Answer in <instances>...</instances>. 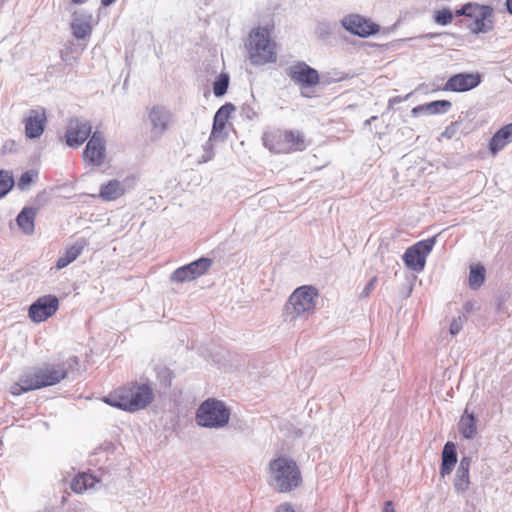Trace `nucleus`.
I'll use <instances>...</instances> for the list:
<instances>
[{
  "mask_svg": "<svg viewBox=\"0 0 512 512\" xmlns=\"http://www.w3.org/2000/svg\"><path fill=\"white\" fill-rule=\"evenodd\" d=\"M67 369L64 364H46L22 375L19 381L12 384L10 392L14 396L58 384L66 378Z\"/></svg>",
  "mask_w": 512,
  "mask_h": 512,
  "instance_id": "nucleus-1",
  "label": "nucleus"
},
{
  "mask_svg": "<svg viewBox=\"0 0 512 512\" xmlns=\"http://www.w3.org/2000/svg\"><path fill=\"white\" fill-rule=\"evenodd\" d=\"M154 397L152 388L147 384L132 383L117 389L104 398L110 406L134 412L144 409Z\"/></svg>",
  "mask_w": 512,
  "mask_h": 512,
  "instance_id": "nucleus-2",
  "label": "nucleus"
},
{
  "mask_svg": "<svg viewBox=\"0 0 512 512\" xmlns=\"http://www.w3.org/2000/svg\"><path fill=\"white\" fill-rule=\"evenodd\" d=\"M270 484L280 493H287L297 488L301 482V472L297 463L287 457H278L269 463Z\"/></svg>",
  "mask_w": 512,
  "mask_h": 512,
  "instance_id": "nucleus-3",
  "label": "nucleus"
},
{
  "mask_svg": "<svg viewBox=\"0 0 512 512\" xmlns=\"http://www.w3.org/2000/svg\"><path fill=\"white\" fill-rule=\"evenodd\" d=\"M245 46L249 60L255 66H262L277 60L276 45L271 40L270 31L266 27L253 29Z\"/></svg>",
  "mask_w": 512,
  "mask_h": 512,
  "instance_id": "nucleus-4",
  "label": "nucleus"
},
{
  "mask_svg": "<svg viewBox=\"0 0 512 512\" xmlns=\"http://www.w3.org/2000/svg\"><path fill=\"white\" fill-rule=\"evenodd\" d=\"M317 297L318 291L313 286L304 285L296 288L284 306L285 321L292 322L298 318H307L314 312Z\"/></svg>",
  "mask_w": 512,
  "mask_h": 512,
  "instance_id": "nucleus-5",
  "label": "nucleus"
},
{
  "mask_svg": "<svg viewBox=\"0 0 512 512\" xmlns=\"http://www.w3.org/2000/svg\"><path fill=\"white\" fill-rule=\"evenodd\" d=\"M230 411L226 405L214 398L205 400L196 411V423L205 428H223L229 422Z\"/></svg>",
  "mask_w": 512,
  "mask_h": 512,
  "instance_id": "nucleus-6",
  "label": "nucleus"
},
{
  "mask_svg": "<svg viewBox=\"0 0 512 512\" xmlns=\"http://www.w3.org/2000/svg\"><path fill=\"white\" fill-rule=\"evenodd\" d=\"M436 243V237H431L416 242L408 247L404 252L402 259L404 264L414 272H421L425 268L426 257L432 251Z\"/></svg>",
  "mask_w": 512,
  "mask_h": 512,
  "instance_id": "nucleus-7",
  "label": "nucleus"
},
{
  "mask_svg": "<svg viewBox=\"0 0 512 512\" xmlns=\"http://www.w3.org/2000/svg\"><path fill=\"white\" fill-rule=\"evenodd\" d=\"M286 74L296 85L300 87L301 94L306 97L307 95L303 90L314 87L320 82V75L318 71L304 61H297L290 65L286 69Z\"/></svg>",
  "mask_w": 512,
  "mask_h": 512,
  "instance_id": "nucleus-8",
  "label": "nucleus"
},
{
  "mask_svg": "<svg viewBox=\"0 0 512 512\" xmlns=\"http://www.w3.org/2000/svg\"><path fill=\"white\" fill-rule=\"evenodd\" d=\"M340 23L347 32L361 38L375 35L380 29L378 24L359 14H348Z\"/></svg>",
  "mask_w": 512,
  "mask_h": 512,
  "instance_id": "nucleus-9",
  "label": "nucleus"
},
{
  "mask_svg": "<svg viewBox=\"0 0 512 512\" xmlns=\"http://www.w3.org/2000/svg\"><path fill=\"white\" fill-rule=\"evenodd\" d=\"M59 308V300L54 295H44L34 301L28 309L31 321L40 323L54 315Z\"/></svg>",
  "mask_w": 512,
  "mask_h": 512,
  "instance_id": "nucleus-10",
  "label": "nucleus"
},
{
  "mask_svg": "<svg viewBox=\"0 0 512 512\" xmlns=\"http://www.w3.org/2000/svg\"><path fill=\"white\" fill-rule=\"evenodd\" d=\"M212 260L208 257H201L187 265L177 268L171 275L173 282L184 283L192 281L202 275L211 267Z\"/></svg>",
  "mask_w": 512,
  "mask_h": 512,
  "instance_id": "nucleus-11",
  "label": "nucleus"
},
{
  "mask_svg": "<svg viewBox=\"0 0 512 512\" xmlns=\"http://www.w3.org/2000/svg\"><path fill=\"white\" fill-rule=\"evenodd\" d=\"M83 158L89 164L100 167L106 159V142L100 131L92 133L83 151Z\"/></svg>",
  "mask_w": 512,
  "mask_h": 512,
  "instance_id": "nucleus-12",
  "label": "nucleus"
},
{
  "mask_svg": "<svg viewBox=\"0 0 512 512\" xmlns=\"http://www.w3.org/2000/svg\"><path fill=\"white\" fill-rule=\"evenodd\" d=\"M482 82V76L480 73H458L452 75L444 84V91L452 92H466L470 91Z\"/></svg>",
  "mask_w": 512,
  "mask_h": 512,
  "instance_id": "nucleus-13",
  "label": "nucleus"
},
{
  "mask_svg": "<svg viewBox=\"0 0 512 512\" xmlns=\"http://www.w3.org/2000/svg\"><path fill=\"white\" fill-rule=\"evenodd\" d=\"M91 133L92 126L88 121L72 119L65 133L66 143L71 148H78L89 138Z\"/></svg>",
  "mask_w": 512,
  "mask_h": 512,
  "instance_id": "nucleus-14",
  "label": "nucleus"
},
{
  "mask_svg": "<svg viewBox=\"0 0 512 512\" xmlns=\"http://www.w3.org/2000/svg\"><path fill=\"white\" fill-rule=\"evenodd\" d=\"M47 123L44 108L31 109L24 120L25 136L28 139H38L43 134Z\"/></svg>",
  "mask_w": 512,
  "mask_h": 512,
  "instance_id": "nucleus-15",
  "label": "nucleus"
},
{
  "mask_svg": "<svg viewBox=\"0 0 512 512\" xmlns=\"http://www.w3.org/2000/svg\"><path fill=\"white\" fill-rule=\"evenodd\" d=\"M472 16H474L471 18L473 21L468 25V29L471 33L478 35L489 33L493 30V8L490 5L481 6L478 12L474 13Z\"/></svg>",
  "mask_w": 512,
  "mask_h": 512,
  "instance_id": "nucleus-16",
  "label": "nucleus"
},
{
  "mask_svg": "<svg viewBox=\"0 0 512 512\" xmlns=\"http://www.w3.org/2000/svg\"><path fill=\"white\" fill-rule=\"evenodd\" d=\"M292 135L287 134V130H274L265 132L263 135V143L273 153H289L288 138Z\"/></svg>",
  "mask_w": 512,
  "mask_h": 512,
  "instance_id": "nucleus-17",
  "label": "nucleus"
},
{
  "mask_svg": "<svg viewBox=\"0 0 512 512\" xmlns=\"http://www.w3.org/2000/svg\"><path fill=\"white\" fill-rule=\"evenodd\" d=\"M92 14L86 11L75 12L72 16L70 28L72 35L77 40H82L90 37L92 33Z\"/></svg>",
  "mask_w": 512,
  "mask_h": 512,
  "instance_id": "nucleus-18",
  "label": "nucleus"
},
{
  "mask_svg": "<svg viewBox=\"0 0 512 512\" xmlns=\"http://www.w3.org/2000/svg\"><path fill=\"white\" fill-rule=\"evenodd\" d=\"M132 183L133 179L129 178H126L124 181L110 180L100 187L99 197L104 201L116 200L131 188Z\"/></svg>",
  "mask_w": 512,
  "mask_h": 512,
  "instance_id": "nucleus-19",
  "label": "nucleus"
},
{
  "mask_svg": "<svg viewBox=\"0 0 512 512\" xmlns=\"http://www.w3.org/2000/svg\"><path fill=\"white\" fill-rule=\"evenodd\" d=\"M104 481L103 477H99L97 474L88 472L78 473L71 481V489L78 494L86 492L90 489L96 488L97 484Z\"/></svg>",
  "mask_w": 512,
  "mask_h": 512,
  "instance_id": "nucleus-20",
  "label": "nucleus"
},
{
  "mask_svg": "<svg viewBox=\"0 0 512 512\" xmlns=\"http://www.w3.org/2000/svg\"><path fill=\"white\" fill-rule=\"evenodd\" d=\"M149 120L152 125V133L160 136L168 128L170 112L163 107L155 106L149 113Z\"/></svg>",
  "mask_w": 512,
  "mask_h": 512,
  "instance_id": "nucleus-21",
  "label": "nucleus"
},
{
  "mask_svg": "<svg viewBox=\"0 0 512 512\" xmlns=\"http://www.w3.org/2000/svg\"><path fill=\"white\" fill-rule=\"evenodd\" d=\"M452 107L449 100H435L429 103L417 105L411 110L412 116L418 117L422 114L439 115L446 114Z\"/></svg>",
  "mask_w": 512,
  "mask_h": 512,
  "instance_id": "nucleus-22",
  "label": "nucleus"
},
{
  "mask_svg": "<svg viewBox=\"0 0 512 512\" xmlns=\"http://www.w3.org/2000/svg\"><path fill=\"white\" fill-rule=\"evenodd\" d=\"M38 213L37 207L25 206L16 217V223L26 235H32L35 231V219Z\"/></svg>",
  "mask_w": 512,
  "mask_h": 512,
  "instance_id": "nucleus-23",
  "label": "nucleus"
},
{
  "mask_svg": "<svg viewBox=\"0 0 512 512\" xmlns=\"http://www.w3.org/2000/svg\"><path fill=\"white\" fill-rule=\"evenodd\" d=\"M512 142V122L501 127L491 137L489 150L493 155L500 152L506 145Z\"/></svg>",
  "mask_w": 512,
  "mask_h": 512,
  "instance_id": "nucleus-24",
  "label": "nucleus"
},
{
  "mask_svg": "<svg viewBox=\"0 0 512 512\" xmlns=\"http://www.w3.org/2000/svg\"><path fill=\"white\" fill-rule=\"evenodd\" d=\"M235 110V106L232 103H225L215 113L213 118V125L211 131V138H216L226 127V123Z\"/></svg>",
  "mask_w": 512,
  "mask_h": 512,
  "instance_id": "nucleus-25",
  "label": "nucleus"
},
{
  "mask_svg": "<svg viewBox=\"0 0 512 512\" xmlns=\"http://www.w3.org/2000/svg\"><path fill=\"white\" fill-rule=\"evenodd\" d=\"M441 458L440 475L445 477L452 472L457 463L456 445L453 442L449 441L444 445Z\"/></svg>",
  "mask_w": 512,
  "mask_h": 512,
  "instance_id": "nucleus-26",
  "label": "nucleus"
},
{
  "mask_svg": "<svg viewBox=\"0 0 512 512\" xmlns=\"http://www.w3.org/2000/svg\"><path fill=\"white\" fill-rule=\"evenodd\" d=\"M85 240L81 239L76 241L74 244H72L70 247H68L64 254L58 258L56 261L55 269L61 270L65 267H67L69 264L74 262L82 253L84 247H85Z\"/></svg>",
  "mask_w": 512,
  "mask_h": 512,
  "instance_id": "nucleus-27",
  "label": "nucleus"
},
{
  "mask_svg": "<svg viewBox=\"0 0 512 512\" xmlns=\"http://www.w3.org/2000/svg\"><path fill=\"white\" fill-rule=\"evenodd\" d=\"M458 430L465 439H473L477 433V418L474 413L468 411V407L460 417Z\"/></svg>",
  "mask_w": 512,
  "mask_h": 512,
  "instance_id": "nucleus-28",
  "label": "nucleus"
},
{
  "mask_svg": "<svg viewBox=\"0 0 512 512\" xmlns=\"http://www.w3.org/2000/svg\"><path fill=\"white\" fill-rule=\"evenodd\" d=\"M485 268L478 264L472 266L469 272V286L473 290L480 288L485 281Z\"/></svg>",
  "mask_w": 512,
  "mask_h": 512,
  "instance_id": "nucleus-29",
  "label": "nucleus"
},
{
  "mask_svg": "<svg viewBox=\"0 0 512 512\" xmlns=\"http://www.w3.org/2000/svg\"><path fill=\"white\" fill-rule=\"evenodd\" d=\"M287 134L292 137H287L288 146H290V152L292 151H303L307 147L305 136L298 130H287Z\"/></svg>",
  "mask_w": 512,
  "mask_h": 512,
  "instance_id": "nucleus-30",
  "label": "nucleus"
},
{
  "mask_svg": "<svg viewBox=\"0 0 512 512\" xmlns=\"http://www.w3.org/2000/svg\"><path fill=\"white\" fill-rule=\"evenodd\" d=\"M470 477L469 470H461L457 468L454 478V489L457 493L462 494L469 489Z\"/></svg>",
  "mask_w": 512,
  "mask_h": 512,
  "instance_id": "nucleus-31",
  "label": "nucleus"
},
{
  "mask_svg": "<svg viewBox=\"0 0 512 512\" xmlns=\"http://www.w3.org/2000/svg\"><path fill=\"white\" fill-rule=\"evenodd\" d=\"M230 83V77L227 73H220L213 82V93L216 97H222L226 94Z\"/></svg>",
  "mask_w": 512,
  "mask_h": 512,
  "instance_id": "nucleus-32",
  "label": "nucleus"
},
{
  "mask_svg": "<svg viewBox=\"0 0 512 512\" xmlns=\"http://www.w3.org/2000/svg\"><path fill=\"white\" fill-rule=\"evenodd\" d=\"M454 18L453 11L448 8H442L441 10H437L433 14V20L436 24L441 26H447L452 23Z\"/></svg>",
  "mask_w": 512,
  "mask_h": 512,
  "instance_id": "nucleus-33",
  "label": "nucleus"
},
{
  "mask_svg": "<svg viewBox=\"0 0 512 512\" xmlns=\"http://www.w3.org/2000/svg\"><path fill=\"white\" fill-rule=\"evenodd\" d=\"M13 186V176L8 171L0 170V199L9 193Z\"/></svg>",
  "mask_w": 512,
  "mask_h": 512,
  "instance_id": "nucleus-34",
  "label": "nucleus"
},
{
  "mask_svg": "<svg viewBox=\"0 0 512 512\" xmlns=\"http://www.w3.org/2000/svg\"><path fill=\"white\" fill-rule=\"evenodd\" d=\"M460 125H461V121L452 122L441 133V137L446 138V139H452V138L458 137Z\"/></svg>",
  "mask_w": 512,
  "mask_h": 512,
  "instance_id": "nucleus-35",
  "label": "nucleus"
},
{
  "mask_svg": "<svg viewBox=\"0 0 512 512\" xmlns=\"http://www.w3.org/2000/svg\"><path fill=\"white\" fill-rule=\"evenodd\" d=\"M34 181V175L31 171H26L22 173L17 182V187L19 190L24 191L28 189L31 183Z\"/></svg>",
  "mask_w": 512,
  "mask_h": 512,
  "instance_id": "nucleus-36",
  "label": "nucleus"
},
{
  "mask_svg": "<svg viewBox=\"0 0 512 512\" xmlns=\"http://www.w3.org/2000/svg\"><path fill=\"white\" fill-rule=\"evenodd\" d=\"M240 115L243 119L252 121L255 117H257L258 113L252 104L244 103L241 106Z\"/></svg>",
  "mask_w": 512,
  "mask_h": 512,
  "instance_id": "nucleus-37",
  "label": "nucleus"
},
{
  "mask_svg": "<svg viewBox=\"0 0 512 512\" xmlns=\"http://www.w3.org/2000/svg\"><path fill=\"white\" fill-rule=\"evenodd\" d=\"M316 32L321 39L328 38L332 32L331 24L327 22L319 23L316 27Z\"/></svg>",
  "mask_w": 512,
  "mask_h": 512,
  "instance_id": "nucleus-38",
  "label": "nucleus"
},
{
  "mask_svg": "<svg viewBox=\"0 0 512 512\" xmlns=\"http://www.w3.org/2000/svg\"><path fill=\"white\" fill-rule=\"evenodd\" d=\"M376 284H377V278L376 277H372L368 281V283L365 285V287L363 288L362 292L360 293V298L368 297L371 294V292L375 289Z\"/></svg>",
  "mask_w": 512,
  "mask_h": 512,
  "instance_id": "nucleus-39",
  "label": "nucleus"
},
{
  "mask_svg": "<svg viewBox=\"0 0 512 512\" xmlns=\"http://www.w3.org/2000/svg\"><path fill=\"white\" fill-rule=\"evenodd\" d=\"M481 6H482V5H480V4H476V3H471V2H469V3L464 4L462 7L466 10V12H467V17H468V18H472V17H473L472 15H473L474 13H477V12H478V9H479Z\"/></svg>",
  "mask_w": 512,
  "mask_h": 512,
  "instance_id": "nucleus-40",
  "label": "nucleus"
},
{
  "mask_svg": "<svg viewBox=\"0 0 512 512\" xmlns=\"http://www.w3.org/2000/svg\"><path fill=\"white\" fill-rule=\"evenodd\" d=\"M462 329V321H461V318L459 317L458 319H454L451 324H450V327H449V331L452 335H456L460 332V330Z\"/></svg>",
  "mask_w": 512,
  "mask_h": 512,
  "instance_id": "nucleus-41",
  "label": "nucleus"
},
{
  "mask_svg": "<svg viewBox=\"0 0 512 512\" xmlns=\"http://www.w3.org/2000/svg\"><path fill=\"white\" fill-rule=\"evenodd\" d=\"M61 59L68 65H72L74 62L77 61V58L74 56H71L70 53L67 51L61 52Z\"/></svg>",
  "mask_w": 512,
  "mask_h": 512,
  "instance_id": "nucleus-42",
  "label": "nucleus"
},
{
  "mask_svg": "<svg viewBox=\"0 0 512 512\" xmlns=\"http://www.w3.org/2000/svg\"><path fill=\"white\" fill-rule=\"evenodd\" d=\"M471 465V457L469 456H463L460 460L458 469L461 470H469Z\"/></svg>",
  "mask_w": 512,
  "mask_h": 512,
  "instance_id": "nucleus-43",
  "label": "nucleus"
},
{
  "mask_svg": "<svg viewBox=\"0 0 512 512\" xmlns=\"http://www.w3.org/2000/svg\"><path fill=\"white\" fill-rule=\"evenodd\" d=\"M203 150H204V154L201 156V160L199 161L200 163H206V162L210 161L214 155L213 151L207 150V145H203Z\"/></svg>",
  "mask_w": 512,
  "mask_h": 512,
  "instance_id": "nucleus-44",
  "label": "nucleus"
},
{
  "mask_svg": "<svg viewBox=\"0 0 512 512\" xmlns=\"http://www.w3.org/2000/svg\"><path fill=\"white\" fill-rule=\"evenodd\" d=\"M409 96H410V94H407L405 97L395 96V97L391 98L388 102V108H393V106L395 104L405 101L406 99H408Z\"/></svg>",
  "mask_w": 512,
  "mask_h": 512,
  "instance_id": "nucleus-45",
  "label": "nucleus"
},
{
  "mask_svg": "<svg viewBox=\"0 0 512 512\" xmlns=\"http://www.w3.org/2000/svg\"><path fill=\"white\" fill-rule=\"evenodd\" d=\"M275 512H295V511L289 503H282L276 507Z\"/></svg>",
  "mask_w": 512,
  "mask_h": 512,
  "instance_id": "nucleus-46",
  "label": "nucleus"
},
{
  "mask_svg": "<svg viewBox=\"0 0 512 512\" xmlns=\"http://www.w3.org/2000/svg\"><path fill=\"white\" fill-rule=\"evenodd\" d=\"M443 35H444V33H436V32L435 33H426V34L420 35L418 38L419 39L433 40V39H439Z\"/></svg>",
  "mask_w": 512,
  "mask_h": 512,
  "instance_id": "nucleus-47",
  "label": "nucleus"
},
{
  "mask_svg": "<svg viewBox=\"0 0 512 512\" xmlns=\"http://www.w3.org/2000/svg\"><path fill=\"white\" fill-rule=\"evenodd\" d=\"M382 512H395L393 502L388 500L384 503Z\"/></svg>",
  "mask_w": 512,
  "mask_h": 512,
  "instance_id": "nucleus-48",
  "label": "nucleus"
},
{
  "mask_svg": "<svg viewBox=\"0 0 512 512\" xmlns=\"http://www.w3.org/2000/svg\"><path fill=\"white\" fill-rule=\"evenodd\" d=\"M456 17H460V16H465L467 17V12L466 10L463 8V7H460L459 9H457L455 11V14H454Z\"/></svg>",
  "mask_w": 512,
  "mask_h": 512,
  "instance_id": "nucleus-49",
  "label": "nucleus"
},
{
  "mask_svg": "<svg viewBox=\"0 0 512 512\" xmlns=\"http://www.w3.org/2000/svg\"><path fill=\"white\" fill-rule=\"evenodd\" d=\"M116 0H101V4L102 6L104 7H107V6H110L111 4H113Z\"/></svg>",
  "mask_w": 512,
  "mask_h": 512,
  "instance_id": "nucleus-50",
  "label": "nucleus"
},
{
  "mask_svg": "<svg viewBox=\"0 0 512 512\" xmlns=\"http://www.w3.org/2000/svg\"><path fill=\"white\" fill-rule=\"evenodd\" d=\"M507 11L512 15V0H506Z\"/></svg>",
  "mask_w": 512,
  "mask_h": 512,
  "instance_id": "nucleus-51",
  "label": "nucleus"
},
{
  "mask_svg": "<svg viewBox=\"0 0 512 512\" xmlns=\"http://www.w3.org/2000/svg\"><path fill=\"white\" fill-rule=\"evenodd\" d=\"M213 138H211V136L209 137L208 141L204 144V145H207V150L208 151H213L212 150V144H211V141H212Z\"/></svg>",
  "mask_w": 512,
  "mask_h": 512,
  "instance_id": "nucleus-52",
  "label": "nucleus"
},
{
  "mask_svg": "<svg viewBox=\"0 0 512 512\" xmlns=\"http://www.w3.org/2000/svg\"><path fill=\"white\" fill-rule=\"evenodd\" d=\"M377 119V116H372L365 121V125H370L373 121Z\"/></svg>",
  "mask_w": 512,
  "mask_h": 512,
  "instance_id": "nucleus-53",
  "label": "nucleus"
},
{
  "mask_svg": "<svg viewBox=\"0 0 512 512\" xmlns=\"http://www.w3.org/2000/svg\"><path fill=\"white\" fill-rule=\"evenodd\" d=\"M343 79H344V77H343V76H338L337 78H334L333 80H334V81H339V80H343Z\"/></svg>",
  "mask_w": 512,
  "mask_h": 512,
  "instance_id": "nucleus-54",
  "label": "nucleus"
},
{
  "mask_svg": "<svg viewBox=\"0 0 512 512\" xmlns=\"http://www.w3.org/2000/svg\"><path fill=\"white\" fill-rule=\"evenodd\" d=\"M470 305L466 304V310H469Z\"/></svg>",
  "mask_w": 512,
  "mask_h": 512,
  "instance_id": "nucleus-55",
  "label": "nucleus"
},
{
  "mask_svg": "<svg viewBox=\"0 0 512 512\" xmlns=\"http://www.w3.org/2000/svg\"><path fill=\"white\" fill-rule=\"evenodd\" d=\"M470 305L466 304V310H469Z\"/></svg>",
  "mask_w": 512,
  "mask_h": 512,
  "instance_id": "nucleus-56",
  "label": "nucleus"
}]
</instances>
